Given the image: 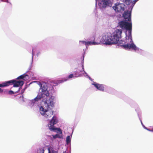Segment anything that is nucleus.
Listing matches in <instances>:
<instances>
[{
    "mask_svg": "<svg viewBox=\"0 0 153 153\" xmlns=\"http://www.w3.org/2000/svg\"><path fill=\"white\" fill-rule=\"evenodd\" d=\"M132 0H122V1L124 3L127 5H128L130 4L131 3V5L133 6L134 5L135 3L138 0H134L133 1H131Z\"/></svg>",
    "mask_w": 153,
    "mask_h": 153,
    "instance_id": "10",
    "label": "nucleus"
},
{
    "mask_svg": "<svg viewBox=\"0 0 153 153\" xmlns=\"http://www.w3.org/2000/svg\"><path fill=\"white\" fill-rule=\"evenodd\" d=\"M80 42H81L83 44H85V45L86 46V43L87 42H85V41H80Z\"/></svg>",
    "mask_w": 153,
    "mask_h": 153,
    "instance_id": "26",
    "label": "nucleus"
},
{
    "mask_svg": "<svg viewBox=\"0 0 153 153\" xmlns=\"http://www.w3.org/2000/svg\"><path fill=\"white\" fill-rule=\"evenodd\" d=\"M92 84L94 85L96 87V82H94Z\"/></svg>",
    "mask_w": 153,
    "mask_h": 153,
    "instance_id": "28",
    "label": "nucleus"
},
{
    "mask_svg": "<svg viewBox=\"0 0 153 153\" xmlns=\"http://www.w3.org/2000/svg\"><path fill=\"white\" fill-rule=\"evenodd\" d=\"M102 3H98L100 8H105L107 7H111L113 2L111 0H101Z\"/></svg>",
    "mask_w": 153,
    "mask_h": 153,
    "instance_id": "6",
    "label": "nucleus"
},
{
    "mask_svg": "<svg viewBox=\"0 0 153 153\" xmlns=\"http://www.w3.org/2000/svg\"><path fill=\"white\" fill-rule=\"evenodd\" d=\"M39 85L40 86V88L42 89V91H44L45 89V90H47V85L45 84H42L41 82H39Z\"/></svg>",
    "mask_w": 153,
    "mask_h": 153,
    "instance_id": "12",
    "label": "nucleus"
},
{
    "mask_svg": "<svg viewBox=\"0 0 153 153\" xmlns=\"http://www.w3.org/2000/svg\"><path fill=\"white\" fill-rule=\"evenodd\" d=\"M68 79V78H63L61 80H59L57 81V83L58 84H60L61 83H62L66 81Z\"/></svg>",
    "mask_w": 153,
    "mask_h": 153,
    "instance_id": "18",
    "label": "nucleus"
},
{
    "mask_svg": "<svg viewBox=\"0 0 153 153\" xmlns=\"http://www.w3.org/2000/svg\"><path fill=\"white\" fill-rule=\"evenodd\" d=\"M26 77H28V76L27 75L25 74H22V75L19 76V77H18L17 78V79H23L24 80H25V78Z\"/></svg>",
    "mask_w": 153,
    "mask_h": 153,
    "instance_id": "16",
    "label": "nucleus"
},
{
    "mask_svg": "<svg viewBox=\"0 0 153 153\" xmlns=\"http://www.w3.org/2000/svg\"><path fill=\"white\" fill-rule=\"evenodd\" d=\"M123 16L126 21H130L131 20V12L127 10L124 12L123 14Z\"/></svg>",
    "mask_w": 153,
    "mask_h": 153,
    "instance_id": "9",
    "label": "nucleus"
},
{
    "mask_svg": "<svg viewBox=\"0 0 153 153\" xmlns=\"http://www.w3.org/2000/svg\"><path fill=\"white\" fill-rule=\"evenodd\" d=\"M19 90H20V88H19L18 89L17 91H15V92H14V91H12L10 90L8 91V93L10 94H14L17 93L19 91Z\"/></svg>",
    "mask_w": 153,
    "mask_h": 153,
    "instance_id": "19",
    "label": "nucleus"
},
{
    "mask_svg": "<svg viewBox=\"0 0 153 153\" xmlns=\"http://www.w3.org/2000/svg\"><path fill=\"white\" fill-rule=\"evenodd\" d=\"M5 87L4 82H3L0 84V87Z\"/></svg>",
    "mask_w": 153,
    "mask_h": 153,
    "instance_id": "25",
    "label": "nucleus"
},
{
    "mask_svg": "<svg viewBox=\"0 0 153 153\" xmlns=\"http://www.w3.org/2000/svg\"><path fill=\"white\" fill-rule=\"evenodd\" d=\"M74 77H75L74 75L73 74H70L68 76V79H70V78H72Z\"/></svg>",
    "mask_w": 153,
    "mask_h": 153,
    "instance_id": "24",
    "label": "nucleus"
},
{
    "mask_svg": "<svg viewBox=\"0 0 153 153\" xmlns=\"http://www.w3.org/2000/svg\"><path fill=\"white\" fill-rule=\"evenodd\" d=\"M96 45V42L94 40L93 41H88L86 43V47L89 45Z\"/></svg>",
    "mask_w": 153,
    "mask_h": 153,
    "instance_id": "17",
    "label": "nucleus"
},
{
    "mask_svg": "<svg viewBox=\"0 0 153 153\" xmlns=\"http://www.w3.org/2000/svg\"><path fill=\"white\" fill-rule=\"evenodd\" d=\"M49 153H50V149H49Z\"/></svg>",
    "mask_w": 153,
    "mask_h": 153,
    "instance_id": "30",
    "label": "nucleus"
},
{
    "mask_svg": "<svg viewBox=\"0 0 153 153\" xmlns=\"http://www.w3.org/2000/svg\"><path fill=\"white\" fill-rule=\"evenodd\" d=\"M118 24L120 27L122 29H125L126 30H128V33H130L131 32V23L128 22L126 21H121L119 22Z\"/></svg>",
    "mask_w": 153,
    "mask_h": 153,
    "instance_id": "4",
    "label": "nucleus"
},
{
    "mask_svg": "<svg viewBox=\"0 0 153 153\" xmlns=\"http://www.w3.org/2000/svg\"><path fill=\"white\" fill-rule=\"evenodd\" d=\"M82 68H83H83H83V65H82Z\"/></svg>",
    "mask_w": 153,
    "mask_h": 153,
    "instance_id": "31",
    "label": "nucleus"
},
{
    "mask_svg": "<svg viewBox=\"0 0 153 153\" xmlns=\"http://www.w3.org/2000/svg\"><path fill=\"white\" fill-rule=\"evenodd\" d=\"M89 79H90L91 80V81H92V79H91V77H89Z\"/></svg>",
    "mask_w": 153,
    "mask_h": 153,
    "instance_id": "29",
    "label": "nucleus"
},
{
    "mask_svg": "<svg viewBox=\"0 0 153 153\" xmlns=\"http://www.w3.org/2000/svg\"><path fill=\"white\" fill-rule=\"evenodd\" d=\"M7 90H3V89H2L1 88H0V93H5L6 92H7Z\"/></svg>",
    "mask_w": 153,
    "mask_h": 153,
    "instance_id": "23",
    "label": "nucleus"
},
{
    "mask_svg": "<svg viewBox=\"0 0 153 153\" xmlns=\"http://www.w3.org/2000/svg\"><path fill=\"white\" fill-rule=\"evenodd\" d=\"M131 33H128V36H126V39L125 40V44L120 45L124 49L126 50H130L131 49L134 51L137 49V48L133 42Z\"/></svg>",
    "mask_w": 153,
    "mask_h": 153,
    "instance_id": "3",
    "label": "nucleus"
},
{
    "mask_svg": "<svg viewBox=\"0 0 153 153\" xmlns=\"http://www.w3.org/2000/svg\"><path fill=\"white\" fill-rule=\"evenodd\" d=\"M63 153H65V152H64Z\"/></svg>",
    "mask_w": 153,
    "mask_h": 153,
    "instance_id": "32",
    "label": "nucleus"
},
{
    "mask_svg": "<svg viewBox=\"0 0 153 153\" xmlns=\"http://www.w3.org/2000/svg\"><path fill=\"white\" fill-rule=\"evenodd\" d=\"M96 5L97 4V3H96Z\"/></svg>",
    "mask_w": 153,
    "mask_h": 153,
    "instance_id": "33",
    "label": "nucleus"
},
{
    "mask_svg": "<svg viewBox=\"0 0 153 153\" xmlns=\"http://www.w3.org/2000/svg\"><path fill=\"white\" fill-rule=\"evenodd\" d=\"M4 83L5 87L13 84L14 87H18L19 86H22L24 84L23 81L22 80L16 81L14 80L6 81Z\"/></svg>",
    "mask_w": 153,
    "mask_h": 153,
    "instance_id": "5",
    "label": "nucleus"
},
{
    "mask_svg": "<svg viewBox=\"0 0 153 153\" xmlns=\"http://www.w3.org/2000/svg\"><path fill=\"white\" fill-rule=\"evenodd\" d=\"M66 141L67 144H68L70 143L71 141L70 140V137L69 136H68L66 137Z\"/></svg>",
    "mask_w": 153,
    "mask_h": 153,
    "instance_id": "22",
    "label": "nucleus"
},
{
    "mask_svg": "<svg viewBox=\"0 0 153 153\" xmlns=\"http://www.w3.org/2000/svg\"><path fill=\"white\" fill-rule=\"evenodd\" d=\"M75 77H76L77 76H77V74H76V73H75V74H74Z\"/></svg>",
    "mask_w": 153,
    "mask_h": 153,
    "instance_id": "27",
    "label": "nucleus"
},
{
    "mask_svg": "<svg viewBox=\"0 0 153 153\" xmlns=\"http://www.w3.org/2000/svg\"><path fill=\"white\" fill-rule=\"evenodd\" d=\"M58 122V120L56 117L54 116H53L52 119L48 124V127L50 130V127L54 128V125L57 123Z\"/></svg>",
    "mask_w": 153,
    "mask_h": 153,
    "instance_id": "8",
    "label": "nucleus"
},
{
    "mask_svg": "<svg viewBox=\"0 0 153 153\" xmlns=\"http://www.w3.org/2000/svg\"><path fill=\"white\" fill-rule=\"evenodd\" d=\"M96 88L100 91H104V86L102 84L96 83Z\"/></svg>",
    "mask_w": 153,
    "mask_h": 153,
    "instance_id": "14",
    "label": "nucleus"
},
{
    "mask_svg": "<svg viewBox=\"0 0 153 153\" xmlns=\"http://www.w3.org/2000/svg\"><path fill=\"white\" fill-rule=\"evenodd\" d=\"M124 4L116 3L113 7V8L116 12L123 11L124 10Z\"/></svg>",
    "mask_w": 153,
    "mask_h": 153,
    "instance_id": "7",
    "label": "nucleus"
},
{
    "mask_svg": "<svg viewBox=\"0 0 153 153\" xmlns=\"http://www.w3.org/2000/svg\"><path fill=\"white\" fill-rule=\"evenodd\" d=\"M50 130L51 131H55L56 130H57L58 131L60 132V134H62V132L61 129L59 128H55L54 127V128L50 127Z\"/></svg>",
    "mask_w": 153,
    "mask_h": 153,
    "instance_id": "15",
    "label": "nucleus"
},
{
    "mask_svg": "<svg viewBox=\"0 0 153 153\" xmlns=\"http://www.w3.org/2000/svg\"><path fill=\"white\" fill-rule=\"evenodd\" d=\"M44 91H42V93L43 95L44 99H45V97H46V98H47L49 96V91L47 90H44Z\"/></svg>",
    "mask_w": 153,
    "mask_h": 153,
    "instance_id": "11",
    "label": "nucleus"
},
{
    "mask_svg": "<svg viewBox=\"0 0 153 153\" xmlns=\"http://www.w3.org/2000/svg\"><path fill=\"white\" fill-rule=\"evenodd\" d=\"M122 31L121 29H116L114 32V35L110 36L107 33L104 35L102 38V41L106 45L119 43H123V41L120 40L121 37Z\"/></svg>",
    "mask_w": 153,
    "mask_h": 153,
    "instance_id": "1",
    "label": "nucleus"
},
{
    "mask_svg": "<svg viewBox=\"0 0 153 153\" xmlns=\"http://www.w3.org/2000/svg\"><path fill=\"white\" fill-rule=\"evenodd\" d=\"M44 150L43 148H40L37 151V153H44Z\"/></svg>",
    "mask_w": 153,
    "mask_h": 153,
    "instance_id": "20",
    "label": "nucleus"
},
{
    "mask_svg": "<svg viewBox=\"0 0 153 153\" xmlns=\"http://www.w3.org/2000/svg\"><path fill=\"white\" fill-rule=\"evenodd\" d=\"M43 96L42 93H39L38 94L36 97L33 100L37 101L41 100L42 98H43Z\"/></svg>",
    "mask_w": 153,
    "mask_h": 153,
    "instance_id": "13",
    "label": "nucleus"
},
{
    "mask_svg": "<svg viewBox=\"0 0 153 153\" xmlns=\"http://www.w3.org/2000/svg\"><path fill=\"white\" fill-rule=\"evenodd\" d=\"M53 138L55 139L57 138H60L61 137L60 136V135L59 134H56L55 135H52Z\"/></svg>",
    "mask_w": 153,
    "mask_h": 153,
    "instance_id": "21",
    "label": "nucleus"
},
{
    "mask_svg": "<svg viewBox=\"0 0 153 153\" xmlns=\"http://www.w3.org/2000/svg\"><path fill=\"white\" fill-rule=\"evenodd\" d=\"M54 97L51 96L49 100H46L44 102V105L47 109H45L42 106L39 108L40 113L44 117L48 119L51 117L53 114V111L51 109H49L50 106L53 107L54 106L53 100Z\"/></svg>",
    "mask_w": 153,
    "mask_h": 153,
    "instance_id": "2",
    "label": "nucleus"
}]
</instances>
